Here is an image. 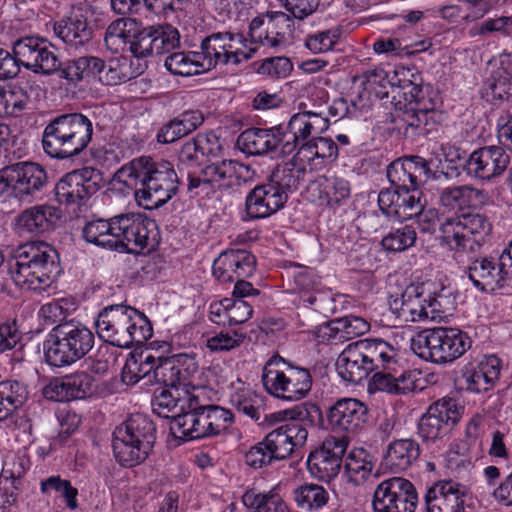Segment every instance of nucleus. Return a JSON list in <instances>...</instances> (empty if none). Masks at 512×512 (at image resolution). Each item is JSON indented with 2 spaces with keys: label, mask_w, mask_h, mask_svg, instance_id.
<instances>
[{
  "label": "nucleus",
  "mask_w": 512,
  "mask_h": 512,
  "mask_svg": "<svg viewBox=\"0 0 512 512\" xmlns=\"http://www.w3.org/2000/svg\"><path fill=\"white\" fill-rule=\"evenodd\" d=\"M113 179L134 190L139 205L148 210L166 204L179 192L182 183L172 163L154 161L149 156L135 158L122 166Z\"/></svg>",
  "instance_id": "obj_1"
},
{
  "label": "nucleus",
  "mask_w": 512,
  "mask_h": 512,
  "mask_svg": "<svg viewBox=\"0 0 512 512\" xmlns=\"http://www.w3.org/2000/svg\"><path fill=\"white\" fill-rule=\"evenodd\" d=\"M9 270L17 286L46 290L61 273L59 254L46 242H28L18 247Z\"/></svg>",
  "instance_id": "obj_2"
},
{
  "label": "nucleus",
  "mask_w": 512,
  "mask_h": 512,
  "mask_svg": "<svg viewBox=\"0 0 512 512\" xmlns=\"http://www.w3.org/2000/svg\"><path fill=\"white\" fill-rule=\"evenodd\" d=\"M95 326L101 340L125 349L142 345L153 335V327L148 317L143 312L123 304L104 307L96 318Z\"/></svg>",
  "instance_id": "obj_3"
},
{
  "label": "nucleus",
  "mask_w": 512,
  "mask_h": 512,
  "mask_svg": "<svg viewBox=\"0 0 512 512\" xmlns=\"http://www.w3.org/2000/svg\"><path fill=\"white\" fill-rule=\"evenodd\" d=\"M179 174L182 179L181 186L186 187L190 198L210 197L217 190H236L257 177L256 170L251 165L232 159L216 161Z\"/></svg>",
  "instance_id": "obj_4"
},
{
  "label": "nucleus",
  "mask_w": 512,
  "mask_h": 512,
  "mask_svg": "<svg viewBox=\"0 0 512 512\" xmlns=\"http://www.w3.org/2000/svg\"><path fill=\"white\" fill-rule=\"evenodd\" d=\"M203 390L194 389L188 397L186 413L175 418L176 437L183 441L215 437L225 433L234 423L230 409L210 404L202 397Z\"/></svg>",
  "instance_id": "obj_5"
},
{
  "label": "nucleus",
  "mask_w": 512,
  "mask_h": 512,
  "mask_svg": "<svg viewBox=\"0 0 512 512\" xmlns=\"http://www.w3.org/2000/svg\"><path fill=\"white\" fill-rule=\"evenodd\" d=\"M94 343V333L85 324L76 320L57 324L44 341L45 361L56 368L70 366L84 358Z\"/></svg>",
  "instance_id": "obj_6"
},
{
  "label": "nucleus",
  "mask_w": 512,
  "mask_h": 512,
  "mask_svg": "<svg viewBox=\"0 0 512 512\" xmlns=\"http://www.w3.org/2000/svg\"><path fill=\"white\" fill-rule=\"evenodd\" d=\"M492 229V222L485 214H456L443 218L439 240L455 255L474 254L487 242Z\"/></svg>",
  "instance_id": "obj_7"
},
{
  "label": "nucleus",
  "mask_w": 512,
  "mask_h": 512,
  "mask_svg": "<svg viewBox=\"0 0 512 512\" xmlns=\"http://www.w3.org/2000/svg\"><path fill=\"white\" fill-rule=\"evenodd\" d=\"M261 381L269 395L290 402L304 399L313 385L309 369L288 362L278 354L271 356L263 366Z\"/></svg>",
  "instance_id": "obj_8"
},
{
  "label": "nucleus",
  "mask_w": 512,
  "mask_h": 512,
  "mask_svg": "<svg viewBox=\"0 0 512 512\" xmlns=\"http://www.w3.org/2000/svg\"><path fill=\"white\" fill-rule=\"evenodd\" d=\"M472 346L467 332L453 327H436L419 331L411 339V349L421 359L446 364L463 356Z\"/></svg>",
  "instance_id": "obj_9"
},
{
  "label": "nucleus",
  "mask_w": 512,
  "mask_h": 512,
  "mask_svg": "<svg viewBox=\"0 0 512 512\" xmlns=\"http://www.w3.org/2000/svg\"><path fill=\"white\" fill-rule=\"evenodd\" d=\"M464 272L473 286L493 294L512 286V241L500 254H469Z\"/></svg>",
  "instance_id": "obj_10"
},
{
  "label": "nucleus",
  "mask_w": 512,
  "mask_h": 512,
  "mask_svg": "<svg viewBox=\"0 0 512 512\" xmlns=\"http://www.w3.org/2000/svg\"><path fill=\"white\" fill-rule=\"evenodd\" d=\"M117 232L122 242L119 253H151L161 241L160 232L155 220L140 213L119 214Z\"/></svg>",
  "instance_id": "obj_11"
},
{
  "label": "nucleus",
  "mask_w": 512,
  "mask_h": 512,
  "mask_svg": "<svg viewBox=\"0 0 512 512\" xmlns=\"http://www.w3.org/2000/svg\"><path fill=\"white\" fill-rule=\"evenodd\" d=\"M13 150L0 169V195L22 199L40 191L46 185L47 173L41 165L33 162L9 164L11 156L16 155L15 146Z\"/></svg>",
  "instance_id": "obj_12"
},
{
  "label": "nucleus",
  "mask_w": 512,
  "mask_h": 512,
  "mask_svg": "<svg viewBox=\"0 0 512 512\" xmlns=\"http://www.w3.org/2000/svg\"><path fill=\"white\" fill-rule=\"evenodd\" d=\"M204 67L207 71L217 65H238L252 57V49L247 50V40L241 33L230 31L215 32L201 42Z\"/></svg>",
  "instance_id": "obj_13"
},
{
  "label": "nucleus",
  "mask_w": 512,
  "mask_h": 512,
  "mask_svg": "<svg viewBox=\"0 0 512 512\" xmlns=\"http://www.w3.org/2000/svg\"><path fill=\"white\" fill-rule=\"evenodd\" d=\"M102 172L93 167H83L66 173L56 183V201L67 207L85 205L102 185Z\"/></svg>",
  "instance_id": "obj_14"
},
{
  "label": "nucleus",
  "mask_w": 512,
  "mask_h": 512,
  "mask_svg": "<svg viewBox=\"0 0 512 512\" xmlns=\"http://www.w3.org/2000/svg\"><path fill=\"white\" fill-rule=\"evenodd\" d=\"M418 494L414 484L403 477H389L375 488L373 512H415Z\"/></svg>",
  "instance_id": "obj_15"
},
{
  "label": "nucleus",
  "mask_w": 512,
  "mask_h": 512,
  "mask_svg": "<svg viewBox=\"0 0 512 512\" xmlns=\"http://www.w3.org/2000/svg\"><path fill=\"white\" fill-rule=\"evenodd\" d=\"M461 407L452 397L432 403L417 423V434L424 443L436 442L450 433L459 422Z\"/></svg>",
  "instance_id": "obj_16"
},
{
  "label": "nucleus",
  "mask_w": 512,
  "mask_h": 512,
  "mask_svg": "<svg viewBox=\"0 0 512 512\" xmlns=\"http://www.w3.org/2000/svg\"><path fill=\"white\" fill-rule=\"evenodd\" d=\"M14 54L22 66L34 73L51 75L59 70L61 62L47 40L38 37H24L13 44Z\"/></svg>",
  "instance_id": "obj_17"
},
{
  "label": "nucleus",
  "mask_w": 512,
  "mask_h": 512,
  "mask_svg": "<svg viewBox=\"0 0 512 512\" xmlns=\"http://www.w3.org/2000/svg\"><path fill=\"white\" fill-rule=\"evenodd\" d=\"M347 447L348 439L345 436H327L321 445L308 455L307 468L310 474L326 482L335 478L341 469Z\"/></svg>",
  "instance_id": "obj_18"
},
{
  "label": "nucleus",
  "mask_w": 512,
  "mask_h": 512,
  "mask_svg": "<svg viewBox=\"0 0 512 512\" xmlns=\"http://www.w3.org/2000/svg\"><path fill=\"white\" fill-rule=\"evenodd\" d=\"M432 295L427 283H412L400 296L389 298L391 312L404 322H420L430 319L428 298Z\"/></svg>",
  "instance_id": "obj_19"
},
{
  "label": "nucleus",
  "mask_w": 512,
  "mask_h": 512,
  "mask_svg": "<svg viewBox=\"0 0 512 512\" xmlns=\"http://www.w3.org/2000/svg\"><path fill=\"white\" fill-rule=\"evenodd\" d=\"M368 407L356 398H340L326 410V421L331 432L355 433L361 430L368 420Z\"/></svg>",
  "instance_id": "obj_20"
},
{
  "label": "nucleus",
  "mask_w": 512,
  "mask_h": 512,
  "mask_svg": "<svg viewBox=\"0 0 512 512\" xmlns=\"http://www.w3.org/2000/svg\"><path fill=\"white\" fill-rule=\"evenodd\" d=\"M510 157L501 146H484L473 151L463 161V169L475 179L490 181L500 176L509 166Z\"/></svg>",
  "instance_id": "obj_21"
},
{
  "label": "nucleus",
  "mask_w": 512,
  "mask_h": 512,
  "mask_svg": "<svg viewBox=\"0 0 512 512\" xmlns=\"http://www.w3.org/2000/svg\"><path fill=\"white\" fill-rule=\"evenodd\" d=\"M429 162L421 156L399 158L387 167V178L396 189H416L430 178Z\"/></svg>",
  "instance_id": "obj_22"
},
{
  "label": "nucleus",
  "mask_w": 512,
  "mask_h": 512,
  "mask_svg": "<svg viewBox=\"0 0 512 512\" xmlns=\"http://www.w3.org/2000/svg\"><path fill=\"white\" fill-rule=\"evenodd\" d=\"M501 359L492 354L480 361L469 362L461 369V389L471 393H484L492 390L499 380Z\"/></svg>",
  "instance_id": "obj_23"
},
{
  "label": "nucleus",
  "mask_w": 512,
  "mask_h": 512,
  "mask_svg": "<svg viewBox=\"0 0 512 512\" xmlns=\"http://www.w3.org/2000/svg\"><path fill=\"white\" fill-rule=\"evenodd\" d=\"M257 267L256 257L246 249H227L213 262L212 273L221 283H232L235 279L249 278Z\"/></svg>",
  "instance_id": "obj_24"
},
{
  "label": "nucleus",
  "mask_w": 512,
  "mask_h": 512,
  "mask_svg": "<svg viewBox=\"0 0 512 512\" xmlns=\"http://www.w3.org/2000/svg\"><path fill=\"white\" fill-rule=\"evenodd\" d=\"M288 201L284 195L268 179L256 185L245 197L246 220H261L281 210Z\"/></svg>",
  "instance_id": "obj_25"
},
{
  "label": "nucleus",
  "mask_w": 512,
  "mask_h": 512,
  "mask_svg": "<svg viewBox=\"0 0 512 512\" xmlns=\"http://www.w3.org/2000/svg\"><path fill=\"white\" fill-rule=\"evenodd\" d=\"M465 487L453 480H441L425 494L426 512H466Z\"/></svg>",
  "instance_id": "obj_26"
},
{
  "label": "nucleus",
  "mask_w": 512,
  "mask_h": 512,
  "mask_svg": "<svg viewBox=\"0 0 512 512\" xmlns=\"http://www.w3.org/2000/svg\"><path fill=\"white\" fill-rule=\"evenodd\" d=\"M303 143L296 153V159L309 167L310 171H319L338 157V146L330 137H312L311 130H301Z\"/></svg>",
  "instance_id": "obj_27"
},
{
  "label": "nucleus",
  "mask_w": 512,
  "mask_h": 512,
  "mask_svg": "<svg viewBox=\"0 0 512 512\" xmlns=\"http://www.w3.org/2000/svg\"><path fill=\"white\" fill-rule=\"evenodd\" d=\"M368 357L360 340L350 343L336 361L339 376L346 382L358 384L372 373Z\"/></svg>",
  "instance_id": "obj_28"
},
{
  "label": "nucleus",
  "mask_w": 512,
  "mask_h": 512,
  "mask_svg": "<svg viewBox=\"0 0 512 512\" xmlns=\"http://www.w3.org/2000/svg\"><path fill=\"white\" fill-rule=\"evenodd\" d=\"M53 30L59 39L74 48L83 47L93 37V27L81 10L73 11L69 16L55 22Z\"/></svg>",
  "instance_id": "obj_29"
},
{
  "label": "nucleus",
  "mask_w": 512,
  "mask_h": 512,
  "mask_svg": "<svg viewBox=\"0 0 512 512\" xmlns=\"http://www.w3.org/2000/svg\"><path fill=\"white\" fill-rule=\"evenodd\" d=\"M118 219L119 215L109 219L94 218L87 221L81 230L82 238L89 244L117 252V248L122 249V242L117 238Z\"/></svg>",
  "instance_id": "obj_30"
},
{
  "label": "nucleus",
  "mask_w": 512,
  "mask_h": 512,
  "mask_svg": "<svg viewBox=\"0 0 512 512\" xmlns=\"http://www.w3.org/2000/svg\"><path fill=\"white\" fill-rule=\"evenodd\" d=\"M192 392L185 391V395L181 396L178 387H158L155 389L151 405L153 412L162 418H171V431L177 435V427L175 426V418L181 413H186L188 397Z\"/></svg>",
  "instance_id": "obj_31"
},
{
  "label": "nucleus",
  "mask_w": 512,
  "mask_h": 512,
  "mask_svg": "<svg viewBox=\"0 0 512 512\" xmlns=\"http://www.w3.org/2000/svg\"><path fill=\"white\" fill-rule=\"evenodd\" d=\"M488 102L508 100L512 96V54L501 57L500 66L487 77L481 89Z\"/></svg>",
  "instance_id": "obj_32"
},
{
  "label": "nucleus",
  "mask_w": 512,
  "mask_h": 512,
  "mask_svg": "<svg viewBox=\"0 0 512 512\" xmlns=\"http://www.w3.org/2000/svg\"><path fill=\"white\" fill-rule=\"evenodd\" d=\"M420 454L421 447L415 439H396L387 446L383 464L393 473L404 472L419 459Z\"/></svg>",
  "instance_id": "obj_33"
},
{
  "label": "nucleus",
  "mask_w": 512,
  "mask_h": 512,
  "mask_svg": "<svg viewBox=\"0 0 512 512\" xmlns=\"http://www.w3.org/2000/svg\"><path fill=\"white\" fill-rule=\"evenodd\" d=\"M361 344L368 357L369 367L372 372H381L385 370H395L400 368L399 350L381 338L362 339Z\"/></svg>",
  "instance_id": "obj_34"
},
{
  "label": "nucleus",
  "mask_w": 512,
  "mask_h": 512,
  "mask_svg": "<svg viewBox=\"0 0 512 512\" xmlns=\"http://www.w3.org/2000/svg\"><path fill=\"white\" fill-rule=\"evenodd\" d=\"M317 191L319 205L336 210L347 205L351 197V184L342 177L322 176L317 180Z\"/></svg>",
  "instance_id": "obj_35"
},
{
  "label": "nucleus",
  "mask_w": 512,
  "mask_h": 512,
  "mask_svg": "<svg viewBox=\"0 0 512 512\" xmlns=\"http://www.w3.org/2000/svg\"><path fill=\"white\" fill-rule=\"evenodd\" d=\"M306 172V165L295 154L290 161L277 164L267 179L289 197L305 181Z\"/></svg>",
  "instance_id": "obj_36"
},
{
  "label": "nucleus",
  "mask_w": 512,
  "mask_h": 512,
  "mask_svg": "<svg viewBox=\"0 0 512 512\" xmlns=\"http://www.w3.org/2000/svg\"><path fill=\"white\" fill-rule=\"evenodd\" d=\"M115 430H121L127 439H132L135 443L142 445L143 450L151 453L156 440V425L148 415L131 414Z\"/></svg>",
  "instance_id": "obj_37"
},
{
  "label": "nucleus",
  "mask_w": 512,
  "mask_h": 512,
  "mask_svg": "<svg viewBox=\"0 0 512 512\" xmlns=\"http://www.w3.org/2000/svg\"><path fill=\"white\" fill-rule=\"evenodd\" d=\"M282 418H295L305 427H315L323 430H329L326 421V412L324 413L320 406L313 402H304L291 410H284L265 415V420L279 421Z\"/></svg>",
  "instance_id": "obj_38"
},
{
  "label": "nucleus",
  "mask_w": 512,
  "mask_h": 512,
  "mask_svg": "<svg viewBox=\"0 0 512 512\" xmlns=\"http://www.w3.org/2000/svg\"><path fill=\"white\" fill-rule=\"evenodd\" d=\"M375 389L393 395H404L414 390L415 383L410 371L397 368L376 372L373 375Z\"/></svg>",
  "instance_id": "obj_39"
},
{
  "label": "nucleus",
  "mask_w": 512,
  "mask_h": 512,
  "mask_svg": "<svg viewBox=\"0 0 512 512\" xmlns=\"http://www.w3.org/2000/svg\"><path fill=\"white\" fill-rule=\"evenodd\" d=\"M57 220L58 215L54 207L35 206L21 213L18 225L29 233L41 234L52 230Z\"/></svg>",
  "instance_id": "obj_40"
},
{
  "label": "nucleus",
  "mask_w": 512,
  "mask_h": 512,
  "mask_svg": "<svg viewBox=\"0 0 512 512\" xmlns=\"http://www.w3.org/2000/svg\"><path fill=\"white\" fill-rule=\"evenodd\" d=\"M142 445L127 439L121 430H114L112 448L115 460L123 467H135L144 462L150 453Z\"/></svg>",
  "instance_id": "obj_41"
},
{
  "label": "nucleus",
  "mask_w": 512,
  "mask_h": 512,
  "mask_svg": "<svg viewBox=\"0 0 512 512\" xmlns=\"http://www.w3.org/2000/svg\"><path fill=\"white\" fill-rule=\"evenodd\" d=\"M274 130H243L237 138V147L249 155H262L277 149Z\"/></svg>",
  "instance_id": "obj_42"
},
{
  "label": "nucleus",
  "mask_w": 512,
  "mask_h": 512,
  "mask_svg": "<svg viewBox=\"0 0 512 512\" xmlns=\"http://www.w3.org/2000/svg\"><path fill=\"white\" fill-rule=\"evenodd\" d=\"M329 492L322 485L305 482L293 490L297 507L306 512H318L327 505Z\"/></svg>",
  "instance_id": "obj_43"
},
{
  "label": "nucleus",
  "mask_w": 512,
  "mask_h": 512,
  "mask_svg": "<svg viewBox=\"0 0 512 512\" xmlns=\"http://www.w3.org/2000/svg\"><path fill=\"white\" fill-rule=\"evenodd\" d=\"M241 387L235 389L230 396V403L236 411L254 422H259L263 412V399L240 380Z\"/></svg>",
  "instance_id": "obj_44"
},
{
  "label": "nucleus",
  "mask_w": 512,
  "mask_h": 512,
  "mask_svg": "<svg viewBox=\"0 0 512 512\" xmlns=\"http://www.w3.org/2000/svg\"><path fill=\"white\" fill-rule=\"evenodd\" d=\"M164 66L170 73L185 77L207 71L202 52H171L165 59Z\"/></svg>",
  "instance_id": "obj_45"
},
{
  "label": "nucleus",
  "mask_w": 512,
  "mask_h": 512,
  "mask_svg": "<svg viewBox=\"0 0 512 512\" xmlns=\"http://www.w3.org/2000/svg\"><path fill=\"white\" fill-rule=\"evenodd\" d=\"M374 467L373 456L364 448H353L344 463L345 471L354 484L368 479Z\"/></svg>",
  "instance_id": "obj_46"
},
{
  "label": "nucleus",
  "mask_w": 512,
  "mask_h": 512,
  "mask_svg": "<svg viewBox=\"0 0 512 512\" xmlns=\"http://www.w3.org/2000/svg\"><path fill=\"white\" fill-rule=\"evenodd\" d=\"M207 138L203 136H195L186 141L178 154L177 169L178 173L195 170L202 168V162L205 155H207L206 145Z\"/></svg>",
  "instance_id": "obj_47"
},
{
  "label": "nucleus",
  "mask_w": 512,
  "mask_h": 512,
  "mask_svg": "<svg viewBox=\"0 0 512 512\" xmlns=\"http://www.w3.org/2000/svg\"><path fill=\"white\" fill-rule=\"evenodd\" d=\"M417 232L413 225L404 224L392 228L380 241L381 248L387 253H401L415 246Z\"/></svg>",
  "instance_id": "obj_48"
},
{
  "label": "nucleus",
  "mask_w": 512,
  "mask_h": 512,
  "mask_svg": "<svg viewBox=\"0 0 512 512\" xmlns=\"http://www.w3.org/2000/svg\"><path fill=\"white\" fill-rule=\"evenodd\" d=\"M429 285V290L432 293L428 298V307L430 319L444 318L452 315L456 308V298L450 288L436 285L432 282H426Z\"/></svg>",
  "instance_id": "obj_49"
},
{
  "label": "nucleus",
  "mask_w": 512,
  "mask_h": 512,
  "mask_svg": "<svg viewBox=\"0 0 512 512\" xmlns=\"http://www.w3.org/2000/svg\"><path fill=\"white\" fill-rule=\"evenodd\" d=\"M285 30H290L289 16L283 12H275L268 16L261 38L253 41L266 47H277L285 41Z\"/></svg>",
  "instance_id": "obj_50"
},
{
  "label": "nucleus",
  "mask_w": 512,
  "mask_h": 512,
  "mask_svg": "<svg viewBox=\"0 0 512 512\" xmlns=\"http://www.w3.org/2000/svg\"><path fill=\"white\" fill-rule=\"evenodd\" d=\"M413 79H399L396 89L398 97H403L405 103L402 104L401 100L393 102L395 107L396 116L399 117L400 113L404 114L406 109L411 107L420 108V102L424 98L423 87L420 83H417L418 75L411 74Z\"/></svg>",
  "instance_id": "obj_51"
},
{
  "label": "nucleus",
  "mask_w": 512,
  "mask_h": 512,
  "mask_svg": "<svg viewBox=\"0 0 512 512\" xmlns=\"http://www.w3.org/2000/svg\"><path fill=\"white\" fill-rule=\"evenodd\" d=\"M482 192L472 186H453L443 189L439 200L444 207L464 208L471 206L472 200L477 198Z\"/></svg>",
  "instance_id": "obj_52"
},
{
  "label": "nucleus",
  "mask_w": 512,
  "mask_h": 512,
  "mask_svg": "<svg viewBox=\"0 0 512 512\" xmlns=\"http://www.w3.org/2000/svg\"><path fill=\"white\" fill-rule=\"evenodd\" d=\"M301 305L324 318L336 313L337 307L335 298L330 291H324L322 288L312 294H303L300 296Z\"/></svg>",
  "instance_id": "obj_53"
},
{
  "label": "nucleus",
  "mask_w": 512,
  "mask_h": 512,
  "mask_svg": "<svg viewBox=\"0 0 512 512\" xmlns=\"http://www.w3.org/2000/svg\"><path fill=\"white\" fill-rule=\"evenodd\" d=\"M445 114L436 109L411 107L404 111L403 120L407 128H419L420 126L442 125Z\"/></svg>",
  "instance_id": "obj_54"
},
{
  "label": "nucleus",
  "mask_w": 512,
  "mask_h": 512,
  "mask_svg": "<svg viewBox=\"0 0 512 512\" xmlns=\"http://www.w3.org/2000/svg\"><path fill=\"white\" fill-rule=\"evenodd\" d=\"M29 468L30 460L25 455H8L3 463L0 480L2 482L8 480V482L22 487V479Z\"/></svg>",
  "instance_id": "obj_55"
},
{
  "label": "nucleus",
  "mask_w": 512,
  "mask_h": 512,
  "mask_svg": "<svg viewBox=\"0 0 512 512\" xmlns=\"http://www.w3.org/2000/svg\"><path fill=\"white\" fill-rule=\"evenodd\" d=\"M154 56L171 53L179 47L180 34L172 25L153 26Z\"/></svg>",
  "instance_id": "obj_56"
},
{
  "label": "nucleus",
  "mask_w": 512,
  "mask_h": 512,
  "mask_svg": "<svg viewBox=\"0 0 512 512\" xmlns=\"http://www.w3.org/2000/svg\"><path fill=\"white\" fill-rule=\"evenodd\" d=\"M27 386L17 380H6L0 382V398L8 407H11V413L23 406L28 399Z\"/></svg>",
  "instance_id": "obj_57"
},
{
  "label": "nucleus",
  "mask_w": 512,
  "mask_h": 512,
  "mask_svg": "<svg viewBox=\"0 0 512 512\" xmlns=\"http://www.w3.org/2000/svg\"><path fill=\"white\" fill-rule=\"evenodd\" d=\"M69 401L83 399L93 392L94 379L85 371H78L64 377Z\"/></svg>",
  "instance_id": "obj_58"
},
{
  "label": "nucleus",
  "mask_w": 512,
  "mask_h": 512,
  "mask_svg": "<svg viewBox=\"0 0 512 512\" xmlns=\"http://www.w3.org/2000/svg\"><path fill=\"white\" fill-rule=\"evenodd\" d=\"M179 370L175 367L173 355L169 357H157L154 367L153 380L160 387L176 388L179 385Z\"/></svg>",
  "instance_id": "obj_59"
},
{
  "label": "nucleus",
  "mask_w": 512,
  "mask_h": 512,
  "mask_svg": "<svg viewBox=\"0 0 512 512\" xmlns=\"http://www.w3.org/2000/svg\"><path fill=\"white\" fill-rule=\"evenodd\" d=\"M153 26L143 28L131 34L129 43L130 52L137 58L154 56Z\"/></svg>",
  "instance_id": "obj_60"
},
{
  "label": "nucleus",
  "mask_w": 512,
  "mask_h": 512,
  "mask_svg": "<svg viewBox=\"0 0 512 512\" xmlns=\"http://www.w3.org/2000/svg\"><path fill=\"white\" fill-rule=\"evenodd\" d=\"M244 461L247 466L255 470L271 466L277 462L264 439L252 445L245 452Z\"/></svg>",
  "instance_id": "obj_61"
},
{
  "label": "nucleus",
  "mask_w": 512,
  "mask_h": 512,
  "mask_svg": "<svg viewBox=\"0 0 512 512\" xmlns=\"http://www.w3.org/2000/svg\"><path fill=\"white\" fill-rule=\"evenodd\" d=\"M512 31V17L500 16L496 18H488L469 29L468 33L471 37H487L494 32L510 34Z\"/></svg>",
  "instance_id": "obj_62"
},
{
  "label": "nucleus",
  "mask_w": 512,
  "mask_h": 512,
  "mask_svg": "<svg viewBox=\"0 0 512 512\" xmlns=\"http://www.w3.org/2000/svg\"><path fill=\"white\" fill-rule=\"evenodd\" d=\"M175 367L179 370V385H192L195 376L199 373V365L195 355L179 353L173 355Z\"/></svg>",
  "instance_id": "obj_63"
},
{
  "label": "nucleus",
  "mask_w": 512,
  "mask_h": 512,
  "mask_svg": "<svg viewBox=\"0 0 512 512\" xmlns=\"http://www.w3.org/2000/svg\"><path fill=\"white\" fill-rule=\"evenodd\" d=\"M278 486L273 487L267 493H257L254 489L247 490L242 495V503L248 512H269L271 509V498L275 495Z\"/></svg>",
  "instance_id": "obj_64"
}]
</instances>
